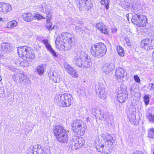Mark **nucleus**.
Wrapping results in <instances>:
<instances>
[{
  "instance_id": "1",
  "label": "nucleus",
  "mask_w": 154,
  "mask_h": 154,
  "mask_svg": "<svg viewBox=\"0 0 154 154\" xmlns=\"http://www.w3.org/2000/svg\"><path fill=\"white\" fill-rule=\"evenodd\" d=\"M72 35L69 33L63 32L58 36L55 41L56 47L61 51H67L73 44Z\"/></svg>"
},
{
  "instance_id": "2",
  "label": "nucleus",
  "mask_w": 154,
  "mask_h": 154,
  "mask_svg": "<svg viewBox=\"0 0 154 154\" xmlns=\"http://www.w3.org/2000/svg\"><path fill=\"white\" fill-rule=\"evenodd\" d=\"M101 137L105 141L104 145L97 144L96 147L97 150L101 153L109 154L115 144L114 140L112 135L108 133L102 134Z\"/></svg>"
},
{
  "instance_id": "3",
  "label": "nucleus",
  "mask_w": 154,
  "mask_h": 154,
  "mask_svg": "<svg viewBox=\"0 0 154 154\" xmlns=\"http://www.w3.org/2000/svg\"><path fill=\"white\" fill-rule=\"evenodd\" d=\"M72 95L68 93L57 95L55 98V102L62 107L69 106L73 100Z\"/></svg>"
},
{
  "instance_id": "4",
  "label": "nucleus",
  "mask_w": 154,
  "mask_h": 154,
  "mask_svg": "<svg viewBox=\"0 0 154 154\" xmlns=\"http://www.w3.org/2000/svg\"><path fill=\"white\" fill-rule=\"evenodd\" d=\"M106 45L102 42L97 43L91 46L90 51L94 57L100 58L106 54Z\"/></svg>"
},
{
  "instance_id": "5",
  "label": "nucleus",
  "mask_w": 154,
  "mask_h": 154,
  "mask_svg": "<svg viewBox=\"0 0 154 154\" xmlns=\"http://www.w3.org/2000/svg\"><path fill=\"white\" fill-rule=\"evenodd\" d=\"M53 131L56 138L59 142L64 143L68 142V133L63 126L57 125L54 128Z\"/></svg>"
},
{
  "instance_id": "6",
  "label": "nucleus",
  "mask_w": 154,
  "mask_h": 154,
  "mask_svg": "<svg viewBox=\"0 0 154 154\" xmlns=\"http://www.w3.org/2000/svg\"><path fill=\"white\" fill-rule=\"evenodd\" d=\"M17 51L19 56L23 60H25V58L33 59L35 57L33 50L31 48L27 46L19 47Z\"/></svg>"
},
{
  "instance_id": "7",
  "label": "nucleus",
  "mask_w": 154,
  "mask_h": 154,
  "mask_svg": "<svg viewBox=\"0 0 154 154\" xmlns=\"http://www.w3.org/2000/svg\"><path fill=\"white\" fill-rule=\"evenodd\" d=\"M86 129L85 123L81 120L75 121L72 125V129L74 132L81 136L85 134Z\"/></svg>"
},
{
  "instance_id": "8",
  "label": "nucleus",
  "mask_w": 154,
  "mask_h": 154,
  "mask_svg": "<svg viewBox=\"0 0 154 154\" xmlns=\"http://www.w3.org/2000/svg\"><path fill=\"white\" fill-rule=\"evenodd\" d=\"M147 18L146 16L139 14L134 13L133 14L131 21L135 24L144 26L147 23Z\"/></svg>"
},
{
  "instance_id": "9",
  "label": "nucleus",
  "mask_w": 154,
  "mask_h": 154,
  "mask_svg": "<svg viewBox=\"0 0 154 154\" xmlns=\"http://www.w3.org/2000/svg\"><path fill=\"white\" fill-rule=\"evenodd\" d=\"M85 143L84 139L82 137L73 138L69 142V146L73 150L81 148Z\"/></svg>"
},
{
  "instance_id": "10",
  "label": "nucleus",
  "mask_w": 154,
  "mask_h": 154,
  "mask_svg": "<svg viewBox=\"0 0 154 154\" xmlns=\"http://www.w3.org/2000/svg\"><path fill=\"white\" fill-rule=\"evenodd\" d=\"M76 3L81 11H88L93 6L91 0H76Z\"/></svg>"
},
{
  "instance_id": "11",
  "label": "nucleus",
  "mask_w": 154,
  "mask_h": 154,
  "mask_svg": "<svg viewBox=\"0 0 154 154\" xmlns=\"http://www.w3.org/2000/svg\"><path fill=\"white\" fill-rule=\"evenodd\" d=\"M12 78L15 82H17L19 79V82L20 83H24L26 85H30L31 84V81L23 74L20 73L14 74L13 75Z\"/></svg>"
},
{
  "instance_id": "12",
  "label": "nucleus",
  "mask_w": 154,
  "mask_h": 154,
  "mask_svg": "<svg viewBox=\"0 0 154 154\" xmlns=\"http://www.w3.org/2000/svg\"><path fill=\"white\" fill-rule=\"evenodd\" d=\"M86 54L84 51L77 53L73 59V62L78 66L81 67L84 59L86 58Z\"/></svg>"
},
{
  "instance_id": "13",
  "label": "nucleus",
  "mask_w": 154,
  "mask_h": 154,
  "mask_svg": "<svg viewBox=\"0 0 154 154\" xmlns=\"http://www.w3.org/2000/svg\"><path fill=\"white\" fill-rule=\"evenodd\" d=\"M128 97V93L125 88H120L117 95V99L118 101L123 103L126 101Z\"/></svg>"
},
{
  "instance_id": "14",
  "label": "nucleus",
  "mask_w": 154,
  "mask_h": 154,
  "mask_svg": "<svg viewBox=\"0 0 154 154\" xmlns=\"http://www.w3.org/2000/svg\"><path fill=\"white\" fill-rule=\"evenodd\" d=\"M46 146L43 147L42 149H40L39 148V146L38 145H36L34 146L32 149L31 154H34L35 152H36V154H38V151L41 150L42 151V154H49L51 153V151L49 146L46 145V144H45V146Z\"/></svg>"
},
{
  "instance_id": "15",
  "label": "nucleus",
  "mask_w": 154,
  "mask_h": 154,
  "mask_svg": "<svg viewBox=\"0 0 154 154\" xmlns=\"http://www.w3.org/2000/svg\"><path fill=\"white\" fill-rule=\"evenodd\" d=\"M64 67L66 70L72 77L77 78L79 75L77 70L69 64L65 62L64 63Z\"/></svg>"
},
{
  "instance_id": "16",
  "label": "nucleus",
  "mask_w": 154,
  "mask_h": 154,
  "mask_svg": "<svg viewBox=\"0 0 154 154\" xmlns=\"http://www.w3.org/2000/svg\"><path fill=\"white\" fill-rule=\"evenodd\" d=\"M127 72L126 70L122 68L118 67L115 72V76L117 79L123 78L126 76Z\"/></svg>"
},
{
  "instance_id": "17",
  "label": "nucleus",
  "mask_w": 154,
  "mask_h": 154,
  "mask_svg": "<svg viewBox=\"0 0 154 154\" xmlns=\"http://www.w3.org/2000/svg\"><path fill=\"white\" fill-rule=\"evenodd\" d=\"M11 9V6L9 4L0 2V12L7 14L10 11Z\"/></svg>"
},
{
  "instance_id": "18",
  "label": "nucleus",
  "mask_w": 154,
  "mask_h": 154,
  "mask_svg": "<svg viewBox=\"0 0 154 154\" xmlns=\"http://www.w3.org/2000/svg\"><path fill=\"white\" fill-rule=\"evenodd\" d=\"M42 42L45 45L47 50L51 54L53 57L55 59V57H57L56 52L51 47L50 44L48 43V40L46 39L42 40Z\"/></svg>"
},
{
  "instance_id": "19",
  "label": "nucleus",
  "mask_w": 154,
  "mask_h": 154,
  "mask_svg": "<svg viewBox=\"0 0 154 154\" xmlns=\"http://www.w3.org/2000/svg\"><path fill=\"white\" fill-rule=\"evenodd\" d=\"M140 46L142 48L146 50L152 49V47H151V42L148 38H145L141 41L140 42Z\"/></svg>"
},
{
  "instance_id": "20",
  "label": "nucleus",
  "mask_w": 154,
  "mask_h": 154,
  "mask_svg": "<svg viewBox=\"0 0 154 154\" xmlns=\"http://www.w3.org/2000/svg\"><path fill=\"white\" fill-rule=\"evenodd\" d=\"M115 67L113 63H110L105 64L103 67V70L106 74L110 72Z\"/></svg>"
},
{
  "instance_id": "21",
  "label": "nucleus",
  "mask_w": 154,
  "mask_h": 154,
  "mask_svg": "<svg viewBox=\"0 0 154 154\" xmlns=\"http://www.w3.org/2000/svg\"><path fill=\"white\" fill-rule=\"evenodd\" d=\"M49 79L54 83H59L60 81V76L57 72L54 71L51 72Z\"/></svg>"
},
{
  "instance_id": "22",
  "label": "nucleus",
  "mask_w": 154,
  "mask_h": 154,
  "mask_svg": "<svg viewBox=\"0 0 154 154\" xmlns=\"http://www.w3.org/2000/svg\"><path fill=\"white\" fill-rule=\"evenodd\" d=\"M96 92L98 94L99 96L101 99L104 100L106 97V94L105 91L103 87L99 86L98 89L96 90Z\"/></svg>"
},
{
  "instance_id": "23",
  "label": "nucleus",
  "mask_w": 154,
  "mask_h": 154,
  "mask_svg": "<svg viewBox=\"0 0 154 154\" xmlns=\"http://www.w3.org/2000/svg\"><path fill=\"white\" fill-rule=\"evenodd\" d=\"M96 27L100 32L106 34H108V30L107 29L106 27L103 25L102 23H97Z\"/></svg>"
},
{
  "instance_id": "24",
  "label": "nucleus",
  "mask_w": 154,
  "mask_h": 154,
  "mask_svg": "<svg viewBox=\"0 0 154 154\" xmlns=\"http://www.w3.org/2000/svg\"><path fill=\"white\" fill-rule=\"evenodd\" d=\"M41 11L47 15L49 14L51 6L50 4L46 2H43L42 4L41 7Z\"/></svg>"
},
{
  "instance_id": "25",
  "label": "nucleus",
  "mask_w": 154,
  "mask_h": 154,
  "mask_svg": "<svg viewBox=\"0 0 154 154\" xmlns=\"http://www.w3.org/2000/svg\"><path fill=\"white\" fill-rule=\"evenodd\" d=\"M23 20L27 22L32 21L34 19V17L30 12H25L22 14Z\"/></svg>"
},
{
  "instance_id": "26",
  "label": "nucleus",
  "mask_w": 154,
  "mask_h": 154,
  "mask_svg": "<svg viewBox=\"0 0 154 154\" xmlns=\"http://www.w3.org/2000/svg\"><path fill=\"white\" fill-rule=\"evenodd\" d=\"M86 59H84L82 66L81 67L85 68H89L91 65V63L90 59V57H88V55L86 54Z\"/></svg>"
},
{
  "instance_id": "27",
  "label": "nucleus",
  "mask_w": 154,
  "mask_h": 154,
  "mask_svg": "<svg viewBox=\"0 0 154 154\" xmlns=\"http://www.w3.org/2000/svg\"><path fill=\"white\" fill-rule=\"evenodd\" d=\"M121 6L123 8L127 11H128L130 8L131 9V10L132 11L134 10V7L133 4L130 3L126 1H124L122 4Z\"/></svg>"
},
{
  "instance_id": "28",
  "label": "nucleus",
  "mask_w": 154,
  "mask_h": 154,
  "mask_svg": "<svg viewBox=\"0 0 154 154\" xmlns=\"http://www.w3.org/2000/svg\"><path fill=\"white\" fill-rule=\"evenodd\" d=\"M128 118L129 119L130 122L134 125H135L136 123V112L132 111L130 112L129 113L128 115Z\"/></svg>"
},
{
  "instance_id": "29",
  "label": "nucleus",
  "mask_w": 154,
  "mask_h": 154,
  "mask_svg": "<svg viewBox=\"0 0 154 154\" xmlns=\"http://www.w3.org/2000/svg\"><path fill=\"white\" fill-rule=\"evenodd\" d=\"M11 48V45L8 43H4L0 45V51H10Z\"/></svg>"
},
{
  "instance_id": "30",
  "label": "nucleus",
  "mask_w": 154,
  "mask_h": 154,
  "mask_svg": "<svg viewBox=\"0 0 154 154\" xmlns=\"http://www.w3.org/2000/svg\"><path fill=\"white\" fill-rule=\"evenodd\" d=\"M17 25V23L16 21L12 20L8 23L7 27L8 29H11L16 27Z\"/></svg>"
},
{
  "instance_id": "31",
  "label": "nucleus",
  "mask_w": 154,
  "mask_h": 154,
  "mask_svg": "<svg viewBox=\"0 0 154 154\" xmlns=\"http://www.w3.org/2000/svg\"><path fill=\"white\" fill-rule=\"evenodd\" d=\"M117 51L119 55L121 57H123L125 52L123 48L120 46H117L116 47Z\"/></svg>"
},
{
  "instance_id": "32",
  "label": "nucleus",
  "mask_w": 154,
  "mask_h": 154,
  "mask_svg": "<svg viewBox=\"0 0 154 154\" xmlns=\"http://www.w3.org/2000/svg\"><path fill=\"white\" fill-rule=\"evenodd\" d=\"M36 68L38 73L39 75H42L43 74L44 72V68L43 66H38L36 67Z\"/></svg>"
},
{
  "instance_id": "33",
  "label": "nucleus",
  "mask_w": 154,
  "mask_h": 154,
  "mask_svg": "<svg viewBox=\"0 0 154 154\" xmlns=\"http://www.w3.org/2000/svg\"><path fill=\"white\" fill-rule=\"evenodd\" d=\"M109 0H101V4L105 6L106 10L109 8Z\"/></svg>"
},
{
  "instance_id": "34",
  "label": "nucleus",
  "mask_w": 154,
  "mask_h": 154,
  "mask_svg": "<svg viewBox=\"0 0 154 154\" xmlns=\"http://www.w3.org/2000/svg\"><path fill=\"white\" fill-rule=\"evenodd\" d=\"M85 94V89L83 87L78 88L77 90V94L79 96L84 95Z\"/></svg>"
},
{
  "instance_id": "35",
  "label": "nucleus",
  "mask_w": 154,
  "mask_h": 154,
  "mask_svg": "<svg viewBox=\"0 0 154 154\" xmlns=\"http://www.w3.org/2000/svg\"><path fill=\"white\" fill-rule=\"evenodd\" d=\"M149 95H145L143 97V100L146 106H147L149 103Z\"/></svg>"
},
{
  "instance_id": "36",
  "label": "nucleus",
  "mask_w": 154,
  "mask_h": 154,
  "mask_svg": "<svg viewBox=\"0 0 154 154\" xmlns=\"http://www.w3.org/2000/svg\"><path fill=\"white\" fill-rule=\"evenodd\" d=\"M33 17L34 18H35L36 19H37L38 20H40L41 19H45V18L44 17L38 14H35Z\"/></svg>"
},
{
  "instance_id": "37",
  "label": "nucleus",
  "mask_w": 154,
  "mask_h": 154,
  "mask_svg": "<svg viewBox=\"0 0 154 154\" xmlns=\"http://www.w3.org/2000/svg\"><path fill=\"white\" fill-rule=\"evenodd\" d=\"M147 118L149 121L154 122V115H152L151 113H149L147 115Z\"/></svg>"
},
{
  "instance_id": "38",
  "label": "nucleus",
  "mask_w": 154,
  "mask_h": 154,
  "mask_svg": "<svg viewBox=\"0 0 154 154\" xmlns=\"http://www.w3.org/2000/svg\"><path fill=\"white\" fill-rule=\"evenodd\" d=\"M148 135L150 138H154V129L152 128L148 131Z\"/></svg>"
},
{
  "instance_id": "39",
  "label": "nucleus",
  "mask_w": 154,
  "mask_h": 154,
  "mask_svg": "<svg viewBox=\"0 0 154 154\" xmlns=\"http://www.w3.org/2000/svg\"><path fill=\"white\" fill-rule=\"evenodd\" d=\"M148 88L151 91H154V84L153 83H149V84Z\"/></svg>"
},
{
  "instance_id": "40",
  "label": "nucleus",
  "mask_w": 154,
  "mask_h": 154,
  "mask_svg": "<svg viewBox=\"0 0 154 154\" xmlns=\"http://www.w3.org/2000/svg\"><path fill=\"white\" fill-rule=\"evenodd\" d=\"M124 40L125 41L126 43L128 45L130 46L131 45V42L128 37H125L124 38Z\"/></svg>"
},
{
  "instance_id": "41",
  "label": "nucleus",
  "mask_w": 154,
  "mask_h": 154,
  "mask_svg": "<svg viewBox=\"0 0 154 154\" xmlns=\"http://www.w3.org/2000/svg\"><path fill=\"white\" fill-rule=\"evenodd\" d=\"M134 79L135 81L137 83H139L140 82V79L137 75H134Z\"/></svg>"
},
{
  "instance_id": "42",
  "label": "nucleus",
  "mask_w": 154,
  "mask_h": 154,
  "mask_svg": "<svg viewBox=\"0 0 154 154\" xmlns=\"http://www.w3.org/2000/svg\"><path fill=\"white\" fill-rule=\"evenodd\" d=\"M46 28L49 30H52L54 28L53 27H52V23H51L50 24H48V25H47L46 26Z\"/></svg>"
},
{
  "instance_id": "43",
  "label": "nucleus",
  "mask_w": 154,
  "mask_h": 154,
  "mask_svg": "<svg viewBox=\"0 0 154 154\" xmlns=\"http://www.w3.org/2000/svg\"><path fill=\"white\" fill-rule=\"evenodd\" d=\"M75 29L78 32L80 30L83 31V29L82 28V26H77L75 28Z\"/></svg>"
},
{
  "instance_id": "44",
  "label": "nucleus",
  "mask_w": 154,
  "mask_h": 154,
  "mask_svg": "<svg viewBox=\"0 0 154 154\" xmlns=\"http://www.w3.org/2000/svg\"><path fill=\"white\" fill-rule=\"evenodd\" d=\"M132 154H143V153L141 151H136Z\"/></svg>"
},
{
  "instance_id": "45",
  "label": "nucleus",
  "mask_w": 154,
  "mask_h": 154,
  "mask_svg": "<svg viewBox=\"0 0 154 154\" xmlns=\"http://www.w3.org/2000/svg\"><path fill=\"white\" fill-rule=\"evenodd\" d=\"M151 47H152V48L154 47V39H152L151 40Z\"/></svg>"
},
{
  "instance_id": "46",
  "label": "nucleus",
  "mask_w": 154,
  "mask_h": 154,
  "mask_svg": "<svg viewBox=\"0 0 154 154\" xmlns=\"http://www.w3.org/2000/svg\"><path fill=\"white\" fill-rule=\"evenodd\" d=\"M117 30L116 28H112V33H116Z\"/></svg>"
},
{
  "instance_id": "47",
  "label": "nucleus",
  "mask_w": 154,
  "mask_h": 154,
  "mask_svg": "<svg viewBox=\"0 0 154 154\" xmlns=\"http://www.w3.org/2000/svg\"><path fill=\"white\" fill-rule=\"evenodd\" d=\"M47 23L48 24H50L51 23L50 22L51 19L49 18H48L46 20Z\"/></svg>"
},
{
  "instance_id": "48",
  "label": "nucleus",
  "mask_w": 154,
  "mask_h": 154,
  "mask_svg": "<svg viewBox=\"0 0 154 154\" xmlns=\"http://www.w3.org/2000/svg\"><path fill=\"white\" fill-rule=\"evenodd\" d=\"M74 21V20L72 19L70 22H68V24L69 25H71L74 24L73 21Z\"/></svg>"
},
{
  "instance_id": "49",
  "label": "nucleus",
  "mask_w": 154,
  "mask_h": 154,
  "mask_svg": "<svg viewBox=\"0 0 154 154\" xmlns=\"http://www.w3.org/2000/svg\"><path fill=\"white\" fill-rule=\"evenodd\" d=\"M0 21H4V19L0 17Z\"/></svg>"
},
{
  "instance_id": "50",
  "label": "nucleus",
  "mask_w": 154,
  "mask_h": 154,
  "mask_svg": "<svg viewBox=\"0 0 154 154\" xmlns=\"http://www.w3.org/2000/svg\"><path fill=\"white\" fill-rule=\"evenodd\" d=\"M152 59H153V60H154V51H153V52L152 53Z\"/></svg>"
},
{
  "instance_id": "51",
  "label": "nucleus",
  "mask_w": 154,
  "mask_h": 154,
  "mask_svg": "<svg viewBox=\"0 0 154 154\" xmlns=\"http://www.w3.org/2000/svg\"><path fill=\"white\" fill-rule=\"evenodd\" d=\"M101 118H103V119H104L105 118H106V117H105L104 116V115H102V116H101Z\"/></svg>"
},
{
  "instance_id": "52",
  "label": "nucleus",
  "mask_w": 154,
  "mask_h": 154,
  "mask_svg": "<svg viewBox=\"0 0 154 154\" xmlns=\"http://www.w3.org/2000/svg\"><path fill=\"white\" fill-rule=\"evenodd\" d=\"M128 17H129V15H128V14H127L126 15V17H127V20L128 19Z\"/></svg>"
},
{
  "instance_id": "53",
  "label": "nucleus",
  "mask_w": 154,
  "mask_h": 154,
  "mask_svg": "<svg viewBox=\"0 0 154 154\" xmlns=\"http://www.w3.org/2000/svg\"><path fill=\"white\" fill-rule=\"evenodd\" d=\"M2 80V78H1V76H0V81H1Z\"/></svg>"
},
{
  "instance_id": "54",
  "label": "nucleus",
  "mask_w": 154,
  "mask_h": 154,
  "mask_svg": "<svg viewBox=\"0 0 154 154\" xmlns=\"http://www.w3.org/2000/svg\"><path fill=\"white\" fill-rule=\"evenodd\" d=\"M100 115H102V113H101V112H100Z\"/></svg>"
},
{
  "instance_id": "55",
  "label": "nucleus",
  "mask_w": 154,
  "mask_h": 154,
  "mask_svg": "<svg viewBox=\"0 0 154 154\" xmlns=\"http://www.w3.org/2000/svg\"><path fill=\"white\" fill-rule=\"evenodd\" d=\"M67 21H66V23H67Z\"/></svg>"
},
{
  "instance_id": "56",
  "label": "nucleus",
  "mask_w": 154,
  "mask_h": 154,
  "mask_svg": "<svg viewBox=\"0 0 154 154\" xmlns=\"http://www.w3.org/2000/svg\"><path fill=\"white\" fill-rule=\"evenodd\" d=\"M38 146H39V145H38ZM40 147H41V146H40ZM40 148H41V147H40Z\"/></svg>"
},
{
  "instance_id": "57",
  "label": "nucleus",
  "mask_w": 154,
  "mask_h": 154,
  "mask_svg": "<svg viewBox=\"0 0 154 154\" xmlns=\"http://www.w3.org/2000/svg\"><path fill=\"white\" fill-rule=\"evenodd\" d=\"M22 63H23L22 62V63H21V64H22Z\"/></svg>"
}]
</instances>
